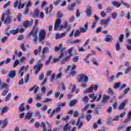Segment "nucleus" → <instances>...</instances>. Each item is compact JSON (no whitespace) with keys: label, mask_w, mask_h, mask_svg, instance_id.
Here are the masks:
<instances>
[{"label":"nucleus","mask_w":131,"mask_h":131,"mask_svg":"<svg viewBox=\"0 0 131 131\" xmlns=\"http://www.w3.org/2000/svg\"><path fill=\"white\" fill-rule=\"evenodd\" d=\"M94 92V85H92L89 89H86L85 91H83V94H89L90 93H92Z\"/></svg>","instance_id":"nucleus-11"},{"label":"nucleus","mask_w":131,"mask_h":131,"mask_svg":"<svg viewBox=\"0 0 131 131\" xmlns=\"http://www.w3.org/2000/svg\"><path fill=\"white\" fill-rule=\"evenodd\" d=\"M11 97H12V94H11L10 93H8V94L7 95L6 97L4 99V102H8V101H10Z\"/></svg>","instance_id":"nucleus-28"},{"label":"nucleus","mask_w":131,"mask_h":131,"mask_svg":"<svg viewBox=\"0 0 131 131\" xmlns=\"http://www.w3.org/2000/svg\"><path fill=\"white\" fill-rule=\"evenodd\" d=\"M57 107L55 109V112H60L61 111V103H58L56 104Z\"/></svg>","instance_id":"nucleus-30"},{"label":"nucleus","mask_w":131,"mask_h":131,"mask_svg":"<svg viewBox=\"0 0 131 131\" xmlns=\"http://www.w3.org/2000/svg\"><path fill=\"white\" fill-rule=\"evenodd\" d=\"M8 76L12 79H13V78H15V76H16V72L15 71H10L8 74Z\"/></svg>","instance_id":"nucleus-14"},{"label":"nucleus","mask_w":131,"mask_h":131,"mask_svg":"<svg viewBox=\"0 0 131 131\" xmlns=\"http://www.w3.org/2000/svg\"><path fill=\"white\" fill-rule=\"evenodd\" d=\"M32 25V23H30L29 20H27L23 23V26L25 28H28V27H30Z\"/></svg>","instance_id":"nucleus-15"},{"label":"nucleus","mask_w":131,"mask_h":131,"mask_svg":"<svg viewBox=\"0 0 131 131\" xmlns=\"http://www.w3.org/2000/svg\"><path fill=\"white\" fill-rule=\"evenodd\" d=\"M93 118V115L92 114H89L87 116V120L88 121H90V120H91V119H92Z\"/></svg>","instance_id":"nucleus-59"},{"label":"nucleus","mask_w":131,"mask_h":131,"mask_svg":"<svg viewBox=\"0 0 131 131\" xmlns=\"http://www.w3.org/2000/svg\"><path fill=\"white\" fill-rule=\"evenodd\" d=\"M50 52V48L49 47H45L43 49V54H49Z\"/></svg>","instance_id":"nucleus-31"},{"label":"nucleus","mask_w":131,"mask_h":131,"mask_svg":"<svg viewBox=\"0 0 131 131\" xmlns=\"http://www.w3.org/2000/svg\"><path fill=\"white\" fill-rule=\"evenodd\" d=\"M29 80H30L29 74H27L26 76V83H28V82H29Z\"/></svg>","instance_id":"nucleus-60"},{"label":"nucleus","mask_w":131,"mask_h":131,"mask_svg":"<svg viewBox=\"0 0 131 131\" xmlns=\"http://www.w3.org/2000/svg\"><path fill=\"white\" fill-rule=\"evenodd\" d=\"M9 84L7 83H4L1 86L0 90H4L5 89H9Z\"/></svg>","instance_id":"nucleus-26"},{"label":"nucleus","mask_w":131,"mask_h":131,"mask_svg":"<svg viewBox=\"0 0 131 131\" xmlns=\"http://www.w3.org/2000/svg\"><path fill=\"white\" fill-rule=\"evenodd\" d=\"M32 116H33V113L31 111H29L27 114L26 118L27 119H31V118H32Z\"/></svg>","instance_id":"nucleus-19"},{"label":"nucleus","mask_w":131,"mask_h":131,"mask_svg":"<svg viewBox=\"0 0 131 131\" xmlns=\"http://www.w3.org/2000/svg\"><path fill=\"white\" fill-rule=\"evenodd\" d=\"M110 21H111V18L109 17L107 19H102L101 21L100 24L101 25H104V27L108 26L109 23H110Z\"/></svg>","instance_id":"nucleus-7"},{"label":"nucleus","mask_w":131,"mask_h":131,"mask_svg":"<svg viewBox=\"0 0 131 131\" xmlns=\"http://www.w3.org/2000/svg\"><path fill=\"white\" fill-rule=\"evenodd\" d=\"M39 11L38 10V9H35L34 11V13L33 14V17H36L37 18H38L39 17Z\"/></svg>","instance_id":"nucleus-20"},{"label":"nucleus","mask_w":131,"mask_h":131,"mask_svg":"<svg viewBox=\"0 0 131 131\" xmlns=\"http://www.w3.org/2000/svg\"><path fill=\"white\" fill-rule=\"evenodd\" d=\"M110 99V96L108 95H105L103 97L102 99V102H105V101H107V100H109Z\"/></svg>","instance_id":"nucleus-43"},{"label":"nucleus","mask_w":131,"mask_h":131,"mask_svg":"<svg viewBox=\"0 0 131 131\" xmlns=\"http://www.w3.org/2000/svg\"><path fill=\"white\" fill-rule=\"evenodd\" d=\"M63 48V45L62 44H60L58 47H55V52H59L60 51H61V49H62Z\"/></svg>","instance_id":"nucleus-34"},{"label":"nucleus","mask_w":131,"mask_h":131,"mask_svg":"<svg viewBox=\"0 0 131 131\" xmlns=\"http://www.w3.org/2000/svg\"><path fill=\"white\" fill-rule=\"evenodd\" d=\"M19 64V60L18 59H16L13 63V68H15L17 66V65Z\"/></svg>","instance_id":"nucleus-49"},{"label":"nucleus","mask_w":131,"mask_h":131,"mask_svg":"<svg viewBox=\"0 0 131 131\" xmlns=\"http://www.w3.org/2000/svg\"><path fill=\"white\" fill-rule=\"evenodd\" d=\"M123 36H124L123 34H121L119 36L118 40L119 42H122V41H123L122 40L123 39Z\"/></svg>","instance_id":"nucleus-41"},{"label":"nucleus","mask_w":131,"mask_h":131,"mask_svg":"<svg viewBox=\"0 0 131 131\" xmlns=\"http://www.w3.org/2000/svg\"><path fill=\"white\" fill-rule=\"evenodd\" d=\"M79 59V57L78 56H76L74 57V58H73V61L74 62H78Z\"/></svg>","instance_id":"nucleus-56"},{"label":"nucleus","mask_w":131,"mask_h":131,"mask_svg":"<svg viewBox=\"0 0 131 131\" xmlns=\"http://www.w3.org/2000/svg\"><path fill=\"white\" fill-rule=\"evenodd\" d=\"M9 122V120H8V118H6L3 120H2V126L1 128L2 129H4V128H5V127H7L8 126V123Z\"/></svg>","instance_id":"nucleus-9"},{"label":"nucleus","mask_w":131,"mask_h":131,"mask_svg":"<svg viewBox=\"0 0 131 131\" xmlns=\"http://www.w3.org/2000/svg\"><path fill=\"white\" fill-rule=\"evenodd\" d=\"M61 21L62 19L61 18H58L56 20L54 25V30H59Z\"/></svg>","instance_id":"nucleus-6"},{"label":"nucleus","mask_w":131,"mask_h":131,"mask_svg":"<svg viewBox=\"0 0 131 131\" xmlns=\"http://www.w3.org/2000/svg\"><path fill=\"white\" fill-rule=\"evenodd\" d=\"M131 67H128L124 71L125 74H127L129 72H130Z\"/></svg>","instance_id":"nucleus-39"},{"label":"nucleus","mask_w":131,"mask_h":131,"mask_svg":"<svg viewBox=\"0 0 131 131\" xmlns=\"http://www.w3.org/2000/svg\"><path fill=\"white\" fill-rule=\"evenodd\" d=\"M89 100H90V98H89V97L86 96L82 98V101L83 102L84 105H85V104L89 102Z\"/></svg>","instance_id":"nucleus-25"},{"label":"nucleus","mask_w":131,"mask_h":131,"mask_svg":"<svg viewBox=\"0 0 131 131\" xmlns=\"http://www.w3.org/2000/svg\"><path fill=\"white\" fill-rule=\"evenodd\" d=\"M112 36L111 35L107 34L106 35L105 38L104 39V41L106 42H110L112 40Z\"/></svg>","instance_id":"nucleus-17"},{"label":"nucleus","mask_w":131,"mask_h":131,"mask_svg":"<svg viewBox=\"0 0 131 131\" xmlns=\"http://www.w3.org/2000/svg\"><path fill=\"white\" fill-rule=\"evenodd\" d=\"M65 51H66V48L64 47L62 49L61 53V54L59 56V57L57 58H54L53 59V62L52 63H57V62H59L60 60L61 59L62 57H64L65 56Z\"/></svg>","instance_id":"nucleus-3"},{"label":"nucleus","mask_w":131,"mask_h":131,"mask_svg":"<svg viewBox=\"0 0 131 131\" xmlns=\"http://www.w3.org/2000/svg\"><path fill=\"white\" fill-rule=\"evenodd\" d=\"M89 97L91 98V99H93V100H96V99H97V96H95V93L90 95Z\"/></svg>","instance_id":"nucleus-45"},{"label":"nucleus","mask_w":131,"mask_h":131,"mask_svg":"<svg viewBox=\"0 0 131 131\" xmlns=\"http://www.w3.org/2000/svg\"><path fill=\"white\" fill-rule=\"evenodd\" d=\"M112 5L116 8H119L121 6V4L116 1H113L112 2Z\"/></svg>","instance_id":"nucleus-21"},{"label":"nucleus","mask_w":131,"mask_h":131,"mask_svg":"<svg viewBox=\"0 0 131 131\" xmlns=\"http://www.w3.org/2000/svg\"><path fill=\"white\" fill-rule=\"evenodd\" d=\"M102 31V27H99L97 28L96 32V33H99Z\"/></svg>","instance_id":"nucleus-64"},{"label":"nucleus","mask_w":131,"mask_h":131,"mask_svg":"<svg viewBox=\"0 0 131 131\" xmlns=\"http://www.w3.org/2000/svg\"><path fill=\"white\" fill-rule=\"evenodd\" d=\"M45 36H46V31L44 30L40 31L39 34V40L40 42L45 40Z\"/></svg>","instance_id":"nucleus-5"},{"label":"nucleus","mask_w":131,"mask_h":131,"mask_svg":"<svg viewBox=\"0 0 131 131\" xmlns=\"http://www.w3.org/2000/svg\"><path fill=\"white\" fill-rule=\"evenodd\" d=\"M116 49L117 51H120V50H121V48H120V45L119 44V43L118 42L116 45Z\"/></svg>","instance_id":"nucleus-55"},{"label":"nucleus","mask_w":131,"mask_h":131,"mask_svg":"<svg viewBox=\"0 0 131 131\" xmlns=\"http://www.w3.org/2000/svg\"><path fill=\"white\" fill-rule=\"evenodd\" d=\"M18 110L20 111V112H24L25 110H26V108L24 107V103H21L19 105V106L18 107Z\"/></svg>","instance_id":"nucleus-23"},{"label":"nucleus","mask_w":131,"mask_h":131,"mask_svg":"<svg viewBox=\"0 0 131 131\" xmlns=\"http://www.w3.org/2000/svg\"><path fill=\"white\" fill-rule=\"evenodd\" d=\"M25 69V67H22L20 70L18 71V74L19 76H20V77H22L23 76V74H24V70Z\"/></svg>","instance_id":"nucleus-22"},{"label":"nucleus","mask_w":131,"mask_h":131,"mask_svg":"<svg viewBox=\"0 0 131 131\" xmlns=\"http://www.w3.org/2000/svg\"><path fill=\"white\" fill-rule=\"evenodd\" d=\"M37 32H38V30L37 28H34L30 33L33 37H37Z\"/></svg>","instance_id":"nucleus-10"},{"label":"nucleus","mask_w":131,"mask_h":131,"mask_svg":"<svg viewBox=\"0 0 131 131\" xmlns=\"http://www.w3.org/2000/svg\"><path fill=\"white\" fill-rule=\"evenodd\" d=\"M76 102H77V99H74L73 100H71L70 103H69V106L70 107H73L74 106L75 104H76Z\"/></svg>","instance_id":"nucleus-24"},{"label":"nucleus","mask_w":131,"mask_h":131,"mask_svg":"<svg viewBox=\"0 0 131 131\" xmlns=\"http://www.w3.org/2000/svg\"><path fill=\"white\" fill-rule=\"evenodd\" d=\"M80 31L78 30H76V31L74 33V37H76V36H79L80 35Z\"/></svg>","instance_id":"nucleus-37"},{"label":"nucleus","mask_w":131,"mask_h":131,"mask_svg":"<svg viewBox=\"0 0 131 131\" xmlns=\"http://www.w3.org/2000/svg\"><path fill=\"white\" fill-rule=\"evenodd\" d=\"M97 54V51L93 50L92 51V53H89L88 55H87V58H89L90 56L93 55H96Z\"/></svg>","instance_id":"nucleus-44"},{"label":"nucleus","mask_w":131,"mask_h":131,"mask_svg":"<svg viewBox=\"0 0 131 131\" xmlns=\"http://www.w3.org/2000/svg\"><path fill=\"white\" fill-rule=\"evenodd\" d=\"M20 48L24 52H26L27 51V49H26V47H25L24 44L21 45Z\"/></svg>","instance_id":"nucleus-50"},{"label":"nucleus","mask_w":131,"mask_h":131,"mask_svg":"<svg viewBox=\"0 0 131 131\" xmlns=\"http://www.w3.org/2000/svg\"><path fill=\"white\" fill-rule=\"evenodd\" d=\"M79 30L80 32H82V33H84L85 32H86V31H88L84 29V28L81 27L79 28Z\"/></svg>","instance_id":"nucleus-48"},{"label":"nucleus","mask_w":131,"mask_h":131,"mask_svg":"<svg viewBox=\"0 0 131 131\" xmlns=\"http://www.w3.org/2000/svg\"><path fill=\"white\" fill-rule=\"evenodd\" d=\"M18 32H19V29L18 28L15 30H12L10 31V33L11 34H13V35H16Z\"/></svg>","instance_id":"nucleus-27"},{"label":"nucleus","mask_w":131,"mask_h":131,"mask_svg":"<svg viewBox=\"0 0 131 131\" xmlns=\"http://www.w3.org/2000/svg\"><path fill=\"white\" fill-rule=\"evenodd\" d=\"M36 100H41V94H37L36 95Z\"/></svg>","instance_id":"nucleus-61"},{"label":"nucleus","mask_w":131,"mask_h":131,"mask_svg":"<svg viewBox=\"0 0 131 131\" xmlns=\"http://www.w3.org/2000/svg\"><path fill=\"white\" fill-rule=\"evenodd\" d=\"M97 96H98V98H96V101H97V102H98L100 100V99H101V98H102V93H99L97 94Z\"/></svg>","instance_id":"nucleus-54"},{"label":"nucleus","mask_w":131,"mask_h":131,"mask_svg":"<svg viewBox=\"0 0 131 131\" xmlns=\"http://www.w3.org/2000/svg\"><path fill=\"white\" fill-rule=\"evenodd\" d=\"M76 74V72L75 71H71V72L70 73V75H71L72 77L74 76Z\"/></svg>","instance_id":"nucleus-63"},{"label":"nucleus","mask_w":131,"mask_h":131,"mask_svg":"<svg viewBox=\"0 0 131 131\" xmlns=\"http://www.w3.org/2000/svg\"><path fill=\"white\" fill-rule=\"evenodd\" d=\"M108 80L110 82H113V81L115 80V76H111L108 78Z\"/></svg>","instance_id":"nucleus-46"},{"label":"nucleus","mask_w":131,"mask_h":131,"mask_svg":"<svg viewBox=\"0 0 131 131\" xmlns=\"http://www.w3.org/2000/svg\"><path fill=\"white\" fill-rule=\"evenodd\" d=\"M81 40L79 39H75L71 41L72 45H76V43H80Z\"/></svg>","instance_id":"nucleus-29"},{"label":"nucleus","mask_w":131,"mask_h":131,"mask_svg":"<svg viewBox=\"0 0 131 131\" xmlns=\"http://www.w3.org/2000/svg\"><path fill=\"white\" fill-rule=\"evenodd\" d=\"M51 80L52 82H54V81L56 80V74H52V75H51Z\"/></svg>","instance_id":"nucleus-57"},{"label":"nucleus","mask_w":131,"mask_h":131,"mask_svg":"<svg viewBox=\"0 0 131 131\" xmlns=\"http://www.w3.org/2000/svg\"><path fill=\"white\" fill-rule=\"evenodd\" d=\"M74 7H75V3H73L71 5V6H68V9L69 11H73Z\"/></svg>","instance_id":"nucleus-32"},{"label":"nucleus","mask_w":131,"mask_h":131,"mask_svg":"<svg viewBox=\"0 0 131 131\" xmlns=\"http://www.w3.org/2000/svg\"><path fill=\"white\" fill-rule=\"evenodd\" d=\"M42 66H43V64H39V65L36 64V65H35L33 68V69L34 70H35L34 74H38V72H39V71H40V69H41V68H42Z\"/></svg>","instance_id":"nucleus-4"},{"label":"nucleus","mask_w":131,"mask_h":131,"mask_svg":"<svg viewBox=\"0 0 131 131\" xmlns=\"http://www.w3.org/2000/svg\"><path fill=\"white\" fill-rule=\"evenodd\" d=\"M106 55L111 58V59H113V56H112V52L110 50L106 51Z\"/></svg>","instance_id":"nucleus-36"},{"label":"nucleus","mask_w":131,"mask_h":131,"mask_svg":"<svg viewBox=\"0 0 131 131\" xmlns=\"http://www.w3.org/2000/svg\"><path fill=\"white\" fill-rule=\"evenodd\" d=\"M66 35V32L62 33L61 34H56L55 35V39H60V38H62V37H64Z\"/></svg>","instance_id":"nucleus-13"},{"label":"nucleus","mask_w":131,"mask_h":131,"mask_svg":"<svg viewBox=\"0 0 131 131\" xmlns=\"http://www.w3.org/2000/svg\"><path fill=\"white\" fill-rule=\"evenodd\" d=\"M12 19H13V16L11 15H9L6 17V20L4 21V24H10L12 22Z\"/></svg>","instance_id":"nucleus-12"},{"label":"nucleus","mask_w":131,"mask_h":131,"mask_svg":"<svg viewBox=\"0 0 131 131\" xmlns=\"http://www.w3.org/2000/svg\"><path fill=\"white\" fill-rule=\"evenodd\" d=\"M92 62L93 65H95V66H98V65H99V64L98 63V61H97V60H96V58H93L92 59Z\"/></svg>","instance_id":"nucleus-51"},{"label":"nucleus","mask_w":131,"mask_h":131,"mask_svg":"<svg viewBox=\"0 0 131 131\" xmlns=\"http://www.w3.org/2000/svg\"><path fill=\"white\" fill-rule=\"evenodd\" d=\"M80 122L82 123V121H81V118L79 117L78 119L76 125H80Z\"/></svg>","instance_id":"nucleus-62"},{"label":"nucleus","mask_w":131,"mask_h":131,"mask_svg":"<svg viewBox=\"0 0 131 131\" xmlns=\"http://www.w3.org/2000/svg\"><path fill=\"white\" fill-rule=\"evenodd\" d=\"M85 13L87 14L88 17H91L93 15V12H92V7L90 6H87V8L85 11Z\"/></svg>","instance_id":"nucleus-8"},{"label":"nucleus","mask_w":131,"mask_h":131,"mask_svg":"<svg viewBox=\"0 0 131 131\" xmlns=\"http://www.w3.org/2000/svg\"><path fill=\"white\" fill-rule=\"evenodd\" d=\"M89 107H90V104H86V105L84 106L83 108L81 109V111H82V112H85V111L88 110Z\"/></svg>","instance_id":"nucleus-40"},{"label":"nucleus","mask_w":131,"mask_h":131,"mask_svg":"<svg viewBox=\"0 0 131 131\" xmlns=\"http://www.w3.org/2000/svg\"><path fill=\"white\" fill-rule=\"evenodd\" d=\"M23 17V15L21 14H18L17 16V20L18 21V22H20L21 20H22Z\"/></svg>","instance_id":"nucleus-53"},{"label":"nucleus","mask_w":131,"mask_h":131,"mask_svg":"<svg viewBox=\"0 0 131 131\" xmlns=\"http://www.w3.org/2000/svg\"><path fill=\"white\" fill-rule=\"evenodd\" d=\"M130 91V88H127L123 91V95H126Z\"/></svg>","instance_id":"nucleus-47"},{"label":"nucleus","mask_w":131,"mask_h":131,"mask_svg":"<svg viewBox=\"0 0 131 131\" xmlns=\"http://www.w3.org/2000/svg\"><path fill=\"white\" fill-rule=\"evenodd\" d=\"M8 93H9V88H7L2 93V96L5 97V96H7Z\"/></svg>","instance_id":"nucleus-35"},{"label":"nucleus","mask_w":131,"mask_h":131,"mask_svg":"<svg viewBox=\"0 0 131 131\" xmlns=\"http://www.w3.org/2000/svg\"><path fill=\"white\" fill-rule=\"evenodd\" d=\"M74 49V47H71L69 50V55L67 57L62 60V61L60 62V64H61V65H63L64 62H67V61H69V60H70V57H72L73 56V53H72V52H73Z\"/></svg>","instance_id":"nucleus-2"},{"label":"nucleus","mask_w":131,"mask_h":131,"mask_svg":"<svg viewBox=\"0 0 131 131\" xmlns=\"http://www.w3.org/2000/svg\"><path fill=\"white\" fill-rule=\"evenodd\" d=\"M121 86V82H119L116 83V84L114 86V88L115 90H117L118 89H119Z\"/></svg>","instance_id":"nucleus-33"},{"label":"nucleus","mask_w":131,"mask_h":131,"mask_svg":"<svg viewBox=\"0 0 131 131\" xmlns=\"http://www.w3.org/2000/svg\"><path fill=\"white\" fill-rule=\"evenodd\" d=\"M24 38L23 34L19 35L17 37V40H22Z\"/></svg>","instance_id":"nucleus-58"},{"label":"nucleus","mask_w":131,"mask_h":131,"mask_svg":"<svg viewBox=\"0 0 131 131\" xmlns=\"http://www.w3.org/2000/svg\"><path fill=\"white\" fill-rule=\"evenodd\" d=\"M9 110H10V107H9V106H4L2 109V115H4L5 113H7V112H8Z\"/></svg>","instance_id":"nucleus-16"},{"label":"nucleus","mask_w":131,"mask_h":131,"mask_svg":"<svg viewBox=\"0 0 131 131\" xmlns=\"http://www.w3.org/2000/svg\"><path fill=\"white\" fill-rule=\"evenodd\" d=\"M125 107V100H124L123 102L120 103L119 106H118L119 110H123Z\"/></svg>","instance_id":"nucleus-18"},{"label":"nucleus","mask_w":131,"mask_h":131,"mask_svg":"<svg viewBox=\"0 0 131 131\" xmlns=\"http://www.w3.org/2000/svg\"><path fill=\"white\" fill-rule=\"evenodd\" d=\"M44 79L45 75L43 73H41L39 75V79L40 81H41V80H43Z\"/></svg>","instance_id":"nucleus-38"},{"label":"nucleus","mask_w":131,"mask_h":131,"mask_svg":"<svg viewBox=\"0 0 131 131\" xmlns=\"http://www.w3.org/2000/svg\"><path fill=\"white\" fill-rule=\"evenodd\" d=\"M78 82H84L87 83L89 82V77L83 74H81L78 76Z\"/></svg>","instance_id":"nucleus-1"},{"label":"nucleus","mask_w":131,"mask_h":131,"mask_svg":"<svg viewBox=\"0 0 131 131\" xmlns=\"http://www.w3.org/2000/svg\"><path fill=\"white\" fill-rule=\"evenodd\" d=\"M24 8V4H21V3L19 2V5L17 6L18 10H20V9H23Z\"/></svg>","instance_id":"nucleus-52"},{"label":"nucleus","mask_w":131,"mask_h":131,"mask_svg":"<svg viewBox=\"0 0 131 131\" xmlns=\"http://www.w3.org/2000/svg\"><path fill=\"white\" fill-rule=\"evenodd\" d=\"M117 17H118V14L117 13L114 12L112 14L113 19L116 20V19H117Z\"/></svg>","instance_id":"nucleus-42"}]
</instances>
